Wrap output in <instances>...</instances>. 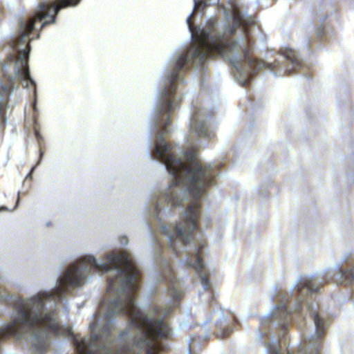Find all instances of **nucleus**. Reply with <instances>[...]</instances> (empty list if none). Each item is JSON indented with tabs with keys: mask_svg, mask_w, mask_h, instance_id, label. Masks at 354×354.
I'll use <instances>...</instances> for the list:
<instances>
[{
	"mask_svg": "<svg viewBox=\"0 0 354 354\" xmlns=\"http://www.w3.org/2000/svg\"><path fill=\"white\" fill-rule=\"evenodd\" d=\"M328 282L353 285L354 266L343 268L338 263L322 273L301 275L290 292L276 290V305L260 319L257 330L268 354H322V338L332 318L320 307L318 293Z\"/></svg>",
	"mask_w": 354,
	"mask_h": 354,
	"instance_id": "f257e3e1",
	"label": "nucleus"
},
{
	"mask_svg": "<svg viewBox=\"0 0 354 354\" xmlns=\"http://www.w3.org/2000/svg\"><path fill=\"white\" fill-rule=\"evenodd\" d=\"M80 0H52L40 3L33 15L28 19H19L17 35L10 41L7 48L9 54L1 66L3 73L0 80V111H7L8 99L19 89L21 84L25 88L32 86L34 91L32 108L37 111L36 83L30 74L28 64L30 53L29 42L33 38L29 35L35 30V23L44 20L41 28L55 22V17L60 10L78 4Z\"/></svg>",
	"mask_w": 354,
	"mask_h": 354,
	"instance_id": "f03ea898",
	"label": "nucleus"
},
{
	"mask_svg": "<svg viewBox=\"0 0 354 354\" xmlns=\"http://www.w3.org/2000/svg\"><path fill=\"white\" fill-rule=\"evenodd\" d=\"M169 250L187 266L192 268L196 272L197 279L203 291L200 292L203 301H207L212 308L210 319L213 321L218 330L216 335L223 339L230 335L233 330L232 320L236 322V317L231 315L230 317L224 315L223 310H216V292L211 277L214 270L209 268L203 259L207 245H168Z\"/></svg>",
	"mask_w": 354,
	"mask_h": 354,
	"instance_id": "7ed1b4c3",
	"label": "nucleus"
},
{
	"mask_svg": "<svg viewBox=\"0 0 354 354\" xmlns=\"http://www.w3.org/2000/svg\"><path fill=\"white\" fill-rule=\"evenodd\" d=\"M145 228L147 233V235L151 239V241L153 243H157V239H156V231L153 225L147 222L145 224Z\"/></svg>",
	"mask_w": 354,
	"mask_h": 354,
	"instance_id": "20e7f679",
	"label": "nucleus"
},
{
	"mask_svg": "<svg viewBox=\"0 0 354 354\" xmlns=\"http://www.w3.org/2000/svg\"><path fill=\"white\" fill-rule=\"evenodd\" d=\"M196 342H197V337L192 336L189 342V348H188L189 354H192V351L194 349L195 343Z\"/></svg>",
	"mask_w": 354,
	"mask_h": 354,
	"instance_id": "39448f33",
	"label": "nucleus"
},
{
	"mask_svg": "<svg viewBox=\"0 0 354 354\" xmlns=\"http://www.w3.org/2000/svg\"><path fill=\"white\" fill-rule=\"evenodd\" d=\"M43 156H44V153H43V151L41 150H40L39 160H38L37 165L32 168L31 171H30V174H28L27 178H31L32 177V174L35 170L36 167L38 166L41 163V159L43 158Z\"/></svg>",
	"mask_w": 354,
	"mask_h": 354,
	"instance_id": "423d86ee",
	"label": "nucleus"
},
{
	"mask_svg": "<svg viewBox=\"0 0 354 354\" xmlns=\"http://www.w3.org/2000/svg\"><path fill=\"white\" fill-rule=\"evenodd\" d=\"M194 2L195 8H199L205 6V2L203 0H194Z\"/></svg>",
	"mask_w": 354,
	"mask_h": 354,
	"instance_id": "0eeeda50",
	"label": "nucleus"
},
{
	"mask_svg": "<svg viewBox=\"0 0 354 354\" xmlns=\"http://www.w3.org/2000/svg\"><path fill=\"white\" fill-rule=\"evenodd\" d=\"M315 34L318 38L322 37L324 35V29L323 27H319L315 30Z\"/></svg>",
	"mask_w": 354,
	"mask_h": 354,
	"instance_id": "6e6552de",
	"label": "nucleus"
},
{
	"mask_svg": "<svg viewBox=\"0 0 354 354\" xmlns=\"http://www.w3.org/2000/svg\"><path fill=\"white\" fill-rule=\"evenodd\" d=\"M118 241H119L120 243H121V244L129 243V239L125 235L119 236Z\"/></svg>",
	"mask_w": 354,
	"mask_h": 354,
	"instance_id": "1a4fd4ad",
	"label": "nucleus"
},
{
	"mask_svg": "<svg viewBox=\"0 0 354 354\" xmlns=\"http://www.w3.org/2000/svg\"><path fill=\"white\" fill-rule=\"evenodd\" d=\"M350 261V257L348 256H344L341 259V263H348Z\"/></svg>",
	"mask_w": 354,
	"mask_h": 354,
	"instance_id": "9d476101",
	"label": "nucleus"
},
{
	"mask_svg": "<svg viewBox=\"0 0 354 354\" xmlns=\"http://www.w3.org/2000/svg\"><path fill=\"white\" fill-rule=\"evenodd\" d=\"M35 136H36L37 141L39 142L40 140H42L41 135L37 129H35Z\"/></svg>",
	"mask_w": 354,
	"mask_h": 354,
	"instance_id": "9b49d317",
	"label": "nucleus"
},
{
	"mask_svg": "<svg viewBox=\"0 0 354 354\" xmlns=\"http://www.w3.org/2000/svg\"><path fill=\"white\" fill-rule=\"evenodd\" d=\"M209 338V333L206 334V335L205 337H199L200 342H201V340H207Z\"/></svg>",
	"mask_w": 354,
	"mask_h": 354,
	"instance_id": "f8f14e48",
	"label": "nucleus"
},
{
	"mask_svg": "<svg viewBox=\"0 0 354 354\" xmlns=\"http://www.w3.org/2000/svg\"><path fill=\"white\" fill-rule=\"evenodd\" d=\"M8 210H9V209H8V208L6 206H1V207H0V212H1V211H8Z\"/></svg>",
	"mask_w": 354,
	"mask_h": 354,
	"instance_id": "ddd939ff",
	"label": "nucleus"
},
{
	"mask_svg": "<svg viewBox=\"0 0 354 354\" xmlns=\"http://www.w3.org/2000/svg\"><path fill=\"white\" fill-rule=\"evenodd\" d=\"M241 85L245 86L248 82H239Z\"/></svg>",
	"mask_w": 354,
	"mask_h": 354,
	"instance_id": "4468645a",
	"label": "nucleus"
},
{
	"mask_svg": "<svg viewBox=\"0 0 354 354\" xmlns=\"http://www.w3.org/2000/svg\"><path fill=\"white\" fill-rule=\"evenodd\" d=\"M311 45H312V44H311V43H310V41H308V48H310V47L311 46Z\"/></svg>",
	"mask_w": 354,
	"mask_h": 354,
	"instance_id": "2eb2a0df",
	"label": "nucleus"
},
{
	"mask_svg": "<svg viewBox=\"0 0 354 354\" xmlns=\"http://www.w3.org/2000/svg\"><path fill=\"white\" fill-rule=\"evenodd\" d=\"M19 201V198L18 197V198H17V205L18 204Z\"/></svg>",
	"mask_w": 354,
	"mask_h": 354,
	"instance_id": "dca6fc26",
	"label": "nucleus"
}]
</instances>
